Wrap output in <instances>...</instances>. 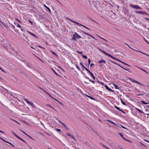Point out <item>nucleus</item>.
<instances>
[{"label": "nucleus", "instance_id": "nucleus-1", "mask_svg": "<svg viewBox=\"0 0 149 149\" xmlns=\"http://www.w3.org/2000/svg\"><path fill=\"white\" fill-rule=\"evenodd\" d=\"M24 100L28 104L30 105L33 107H35V105L33 103L29 101L26 99L24 98Z\"/></svg>", "mask_w": 149, "mask_h": 149}, {"label": "nucleus", "instance_id": "nucleus-2", "mask_svg": "<svg viewBox=\"0 0 149 149\" xmlns=\"http://www.w3.org/2000/svg\"><path fill=\"white\" fill-rule=\"evenodd\" d=\"M85 69L90 73L91 77L93 78L94 79H95V77H94L93 74L89 70H88L86 68H85Z\"/></svg>", "mask_w": 149, "mask_h": 149}, {"label": "nucleus", "instance_id": "nucleus-3", "mask_svg": "<svg viewBox=\"0 0 149 149\" xmlns=\"http://www.w3.org/2000/svg\"><path fill=\"white\" fill-rule=\"evenodd\" d=\"M135 12L137 13H140L143 14H146V15H148L146 12L144 11H135Z\"/></svg>", "mask_w": 149, "mask_h": 149}, {"label": "nucleus", "instance_id": "nucleus-4", "mask_svg": "<svg viewBox=\"0 0 149 149\" xmlns=\"http://www.w3.org/2000/svg\"><path fill=\"white\" fill-rule=\"evenodd\" d=\"M66 19H68L69 20H70V21H71L72 22H73L74 23H75V24H77L78 25H81V24L78 23V22H75V21H74L69 18H68L67 17L66 18Z\"/></svg>", "mask_w": 149, "mask_h": 149}, {"label": "nucleus", "instance_id": "nucleus-5", "mask_svg": "<svg viewBox=\"0 0 149 149\" xmlns=\"http://www.w3.org/2000/svg\"><path fill=\"white\" fill-rule=\"evenodd\" d=\"M104 86L106 88V89L109 91H110L113 92L114 91L111 89L109 88L107 85H104Z\"/></svg>", "mask_w": 149, "mask_h": 149}, {"label": "nucleus", "instance_id": "nucleus-6", "mask_svg": "<svg viewBox=\"0 0 149 149\" xmlns=\"http://www.w3.org/2000/svg\"><path fill=\"white\" fill-rule=\"evenodd\" d=\"M130 6L133 8H136L137 9H138V6L136 5H130Z\"/></svg>", "mask_w": 149, "mask_h": 149}, {"label": "nucleus", "instance_id": "nucleus-7", "mask_svg": "<svg viewBox=\"0 0 149 149\" xmlns=\"http://www.w3.org/2000/svg\"><path fill=\"white\" fill-rule=\"evenodd\" d=\"M106 55L108 56H109L112 58H113V59H115V60H116V58L115 57H113V56H112V55H111L110 54H109L107 53V54H106Z\"/></svg>", "mask_w": 149, "mask_h": 149}, {"label": "nucleus", "instance_id": "nucleus-8", "mask_svg": "<svg viewBox=\"0 0 149 149\" xmlns=\"http://www.w3.org/2000/svg\"><path fill=\"white\" fill-rule=\"evenodd\" d=\"M75 34L76 36V37L77 38V39L81 38V36L80 35H79L77 33H75Z\"/></svg>", "mask_w": 149, "mask_h": 149}, {"label": "nucleus", "instance_id": "nucleus-9", "mask_svg": "<svg viewBox=\"0 0 149 149\" xmlns=\"http://www.w3.org/2000/svg\"><path fill=\"white\" fill-rule=\"evenodd\" d=\"M104 63L105 64L106 63V62L104 60H101L99 61L98 62V63Z\"/></svg>", "mask_w": 149, "mask_h": 149}, {"label": "nucleus", "instance_id": "nucleus-10", "mask_svg": "<svg viewBox=\"0 0 149 149\" xmlns=\"http://www.w3.org/2000/svg\"><path fill=\"white\" fill-rule=\"evenodd\" d=\"M119 134L126 141H129L127 139H126L125 138H124V137H123V135L121 133H120Z\"/></svg>", "mask_w": 149, "mask_h": 149}, {"label": "nucleus", "instance_id": "nucleus-11", "mask_svg": "<svg viewBox=\"0 0 149 149\" xmlns=\"http://www.w3.org/2000/svg\"><path fill=\"white\" fill-rule=\"evenodd\" d=\"M58 122L60 123L65 128L66 127V126L60 120H58Z\"/></svg>", "mask_w": 149, "mask_h": 149}, {"label": "nucleus", "instance_id": "nucleus-12", "mask_svg": "<svg viewBox=\"0 0 149 149\" xmlns=\"http://www.w3.org/2000/svg\"><path fill=\"white\" fill-rule=\"evenodd\" d=\"M76 36L75 35V33L73 35V36L71 39L72 40H76Z\"/></svg>", "mask_w": 149, "mask_h": 149}, {"label": "nucleus", "instance_id": "nucleus-13", "mask_svg": "<svg viewBox=\"0 0 149 149\" xmlns=\"http://www.w3.org/2000/svg\"><path fill=\"white\" fill-rule=\"evenodd\" d=\"M111 123L113 124H114V125H116V126H117V127H118L119 126V124H116L113 122H111Z\"/></svg>", "mask_w": 149, "mask_h": 149}, {"label": "nucleus", "instance_id": "nucleus-14", "mask_svg": "<svg viewBox=\"0 0 149 149\" xmlns=\"http://www.w3.org/2000/svg\"><path fill=\"white\" fill-rule=\"evenodd\" d=\"M47 106L50 107L52 108V109H54L55 111H56L54 108H53L52 106H51L50 104H47L46 105Z\"/></svg>", "mask_w": 149, "mask_h": 149}, {"label": "nucleus", "instance_id": "nucleus-15", "mask_svg": "<svg viewBox=\"0 0 149 149\" xmlns=\"http://www.w3.org/2000/svg\"><path fill=\"white\" fill-rule=\"evenodd\" d=\"M114 107L115 108H116V109H117V110H118L120 111H122V110L121 109H120V108L118 107H117L116 106H115Z\"/></svg>", "mask_w": 149, "mask_h": 149}, {"label": "nucleus", "instance_id": "nucleus-16", "mask_svg": "<svg viewBox=\"0 0 149 149\" xmlns=\"http://www.w3.org/2000/svg\"><path fill=\"white\" fill-rule=\"evenodd\" d=\"M17 138H18L19 139L21 140L22 141H23L24 143H26L24 140H23V139H22L20 137H19L18 136V137Z\"/></svg>", "mask_w": 149, "mask_h": 149}, {"label": "nucleus", "instance_id": "nucleus-17", "mask_svg": "<svg viewBox=\"0 0 149 149\" xmlns=\"http://www.w3.org/2000/svg\"><path fill=\"white\" fill-rule=\"evenodd\" d=\"M45 7L50 12H51V11L50 9L47 6L45 5H44Z\"/></svg>", "mask_w": 149, "mask_h": 149}, {"label": "nucleus", "instance_id": "nucleus-18", "mask_svg": "<svg viewBox=\"0 0 149 149\" xmlns=\"http://www.w3.org/2000/svg\"><path fill=\"white\" fill-rule=\"evenodd\" d=\"M118 65L119 66H120V67H121V68H123V69L126 70H127V71H128L129 72H130V71L127 69H125L122 66H121L119 64H118Z\"/></svg>", "mask_w": 149, "mask_h": 149}, {"label": "nucleus", "instance_id": "nucleus-19", "mask_svg": "<svg viewBox=\"0 0 149 149\" xmlns=\"http://www.w3.org/2000/svg\"><path fill=\"white\" fill-rule=\"evenodd\" d=\"M98 49L99 50L101 51V52H102L103 53H104V54H105L106 55V54H107V53H106L105 52H104V51H103L101 49H100V48H98Z\"/></svg>", "mask_w": 149, "mask_h": 149}, {"label": "nucleus", "instance_id": "nucleus-20", "mask_svg": "<svg viewBox=\"0 0 149 149\" xmlns=\"http://www.w3.org/2000/svg\"><path fill=\"white\" fill-rule=\"evenodd\" d=\"M113 85L115 87V88L117 89H119V88H118L117 85H116V84H113Z\"/></svg>", "mask_w": 149, "mask_h": 149}, {"label": "nucleus", "instance_id": "nucleus-21", "mask_svg": "<svg viewBox=\"0 0 149 149\" xmlns=\"http://www.w3.org/2000/svg\"><path fill=\"white\" fill-rule=\"evenodd\" d=\"M51 52H52V53L54 54V55L55 56H58L57 55V54L55 52H54L52 51V50H51Z\"/></svg>", "mask_w": 149, "mask_h": 149}, {"label": "nucleus", "instance_id": "nucleus-22", "mask_svg": "<svg viewBox=\"0 0 149 149\" xmlns=\"http://www.w3.org/2000/svg\"><path fill=\"white\" fill-rule=\"evenodd\" d=\"M120 126L122 127L123 128H124V129H127H127L125 127H124L123 126H122V125H119V126L118 127H120Z\"/></svg>", "mask_w": 149, "mask_h": 149}, {"label": "nucleus", "instance_id": "nucleus-23", "mask_svg": "<svg viewBox=\"0 0 149 149\" xmlns=\"http://www.w3.org/2000/svg\"><path fill=\"white\" fill-rule=\"evenodd\" d=\"M139 68V69H141V70H142L144 72H146V73H148V72H147L146 70H145L142 69L141 68H139L138 67H137Z\"/></svg>", "mask_w": 149, "mask_h": 149}, {"label": "nucleus", "instance_id": "nucleus-24", "mask_svg": "<svg viewBox=\"0 0 149 149\" xmlns=\"http://www.w3.org/2000/svg\"><path fill=\"white\" fill-rule=\"evenodd\" d=\"M81 25V26H84V27H85V28L87 29H88V30H90V29H89L86 26H85L83 25L82 24H81V25Z\"/></svg>", "mask_w": 149, "mask_h": 149}, {"label": "nucleus", "instance_id": "nucleus-25", "mask_svg": "<svg viewBox=\"0 0 149 149\" xmlns=\"http://www.w3.org/2000/svg\"><path fill=\"white\" fill-rule=\"evenodd\" d=\"M129 47L131 49H132L133 50L135 51H136V52H141V51H138V50H136L134 49H133V48H132L131 47H130V46H129Z\"/></svg>", "mask_w": 149, "mask_h": 149}, {"label": "nucleus", "instance_id": "nucleus-26", "mask_svg": "<svg viewBox=\"0 0 149 149\" xmlns=\"http://www.w3.org/2000/svg\"><path fill=\"white\" fill-rule=\"evenodd\" d=\"M28 32L30 33L31 35H32L33 36H34V37H36V38H37V36L35 35L33 33H31L29 32Z\"/></svg>", "mask_w": 149, "mask_h": 149}, {"label": "nucleus", "instance_id": "nucleus-27", "mask_svg": "<svg viewBox=\"0 0 149 149\" xmlns=\"http://www.w3.org/2000/svg\"><path fill=\"white\" fill-rule=\"evenodd\" d=\"M141 102L143 104H148V103L145 102L144 101H141Z\"/></svg>", "mask_w": 149, "mask_h": 149}, {"label": "nucleus", "instance_id": "nucleus-28", "mask_svg": "<svg viewBox=\"0 0 149 149\" xmlns=\"http://www.w3.org/2000/svg\"><path fill=\"white\" fill-rule=\"evenodd\" d=\"M12 133L16 137H18V136L16 135L14 132H12Z\"/></svg>", "mask_w": 149, "mask_h": 149}, {"label": "nucleus", "instance_id": "nucleus-29", "mask_svg": "<svg viewBox=\"0 0 149 149\" xmlns=\"http://www.w3.org/2000/svg\"><path fill=\"white\" fill-rule=\"evenodd\" d=\"M55 100L56 101H57L59 103L61 104V105L62 106H64L63 104H62L60 102H59V101H58V100H57L56 99H55Z\"/></svg>", "mask_w": 149, "mask_h": 149}, {"label": "nucleus", "instance_id": "nucleus-30", "mask_svg": "<svg viewBox=\"0 0 149 149\" xmlns=\"http://www.w3.org/2000/svg\"><path fill=\"white\" fill-rule=\"evenodd\" d=\"M136 109H137V110H138V111L140 112V113H143V111H141V110L139 109L136 108Z\"/></svg>", "mask_w": 149, "mask_h": 149}, {"label": "nucleus", "instance_id": "nucleus-31", "mask_svg": "<svg viewBox=\"0 0 149 149\" xmlns=\"http://www.w3.org/2000/svg\"><path fill=\"white\" fill-rule=\"evenodd\" d=\"M47 93L50 97H51V98H52L54 99L55 100V99L54 98H53V97H52L51 96V95L49 94V93Z\"/></svg>", "mask_w": 149, "mask_h": 149}, {"label": "nucleus", "instance_id": "nucleus-32", "mask_svg": "<svg viewBox=\"0 0 149 149\" xmlns=\"http://www.w3.org/2000/svg\"><path fill=\"white\" fill-rule=\"evenodd\" d=\"M80 64L82 66V68H84L85 69V68H86L81 63H80Z\"/></svg>", "mask_w": 149, "mask_h": 149}, {"label": "nucleus", "instance_id": "nucleus-33", "mask_svg": "<svg viewBox=\"0 0 149 149\" xmlns=\"http://www.w3.org/2000/svg\"><path fill=\"white\" fill-rule=\"evenodd\" d=\"M121 102L122 103V104L123 105H125L126 104L122 100V99H121Z\"/></svg>", "mask_w": 149, "mask_h": 149}, {"label": "nucleus", "instance_id": "nucleus-34", "mask_svg": "<svg viewBox=\"0 0 149 149\" xmlns=\"http://www.w3.org/2000/svg\"><path fill=\"white\" fill-rule=\"evenodd\" d=\"M82 56L83 58H84L85 59H86L87 58V56H86L85 55H82Z\"/></svg>", "mask_w": 149, "mask_h": 149}, {"label": "nucleus", "instance_id": "nucleus-35", "mask_svg": "<svg viewBox=\"0 0 149 149\" xmlns=\"http://www.w3.org/2000/svg\"><path fill=\"white\" fill-rule=\"evenodd\" d=\"M66 135L68 136H72L70 134L68 133L66 134Z\"/></svg>", "mask_w": 149, "mask_h": 149}, {"label": "nucleus", "instance_id": "nucleus-36", "mask_svg": "<svg viewBox=\"0 0 149 149\" xmlns=\"http://www.w3.org/2000/svg\"><path fill=\"white\" fill-rule=\"evenodd\" d=\"M0 69L4 73H6V71H5L3 69H2L0 67Z\"/></svg>", "mask_w": 149, "mask_h": 149}, {"label": "nucleus", "instance_id": "nucleus-37", "mask_svg": "<svg viewBox=\"0 0 149 149\" xmlns=\"http://www.w3.org/2000/svg\"><path fill=\"white\" fill-rule=\"evenodd\" d=\"M56 131L58 132H59L61 131V130L60 129H57L56 130Z\"/></svg>", "mask_w": 149, "mask_h": 149}, {"label": "nucleus", "instance_id": "nucleus-38", "mask_svg": "<svg viewBox=\"0 0 149 149\" xmlns=\"http://www.w3.org/2000/svg\"><path fill=\"white\" fill-rule=\"evenodd\" d=\"M1 139L4 142H6V143H8V142L7 141H5V140H4L2 138H1V139Z\"/></svg>", "mask_w": 149, "mask_h": 149}, {"label": "nucleus", "instance_id": "nucleus-39", "mask_svg": "<svg viewBox=\"0 0 149 149\" xmlns=\"http://www.w3.org/2000/svg\"><path fill=\"white\" fill-rule=\"evenodd\" d=\"M144 95V93L137 94V95H139V96L142 95Z\"/></svg>", "mask_w": 149, "mask_h": 149}, {"label": "nucleus", "instance_id": "nucleus-40", "mask_svg": "<svg viewBox=\"0 0 149 149\" xmlns=\"http://www.w3.org/2000/svg\"><path fill=\"white\" fill-rule=\"evenodd\" d=\"M21 131L24 134H25L26 135H27V136H28V135H27L25 132H24L22 131V130H21Z\"/></svg>", "mask_w": 149, "mask_h": 149}, {"label": "nucleus", "instance_id": "nucleus-41", "mask_svg": "<svg viewBox=\"0 0 149 149\" xmlns=\"http://www.w3.org/2000/svg\"><path fill=\"white\" fill-rule=\"evenodd\" d=\"M88 62L89 64L91 63V60L90 58H89L88 61Z\"/></svg>", "mask_w": 149, "mask_h": 149}, {"label": "nucleus", "instance_id": "nucleus-42", "mask_svg": "<svg viewBox=\"0 0 149 149\" xmlns=\"http://www.w3.org/2000/svg\"><path fill=\"white\" fill-rule=\"evenodd\" d=\"M84 32V33H85V34H86V35H88V36H90V35H91L89 34H88V33H86V32Z\"/></svg>", "mask_w": 149, "mask_h": 149}, {"label": "nucleus", "instance_id": "nucleus-43", "mask_svg": "<svg viewBox=\"0 0 149 149\" xmlns=\"http://www.w3.org/2000/svg\"><path fill=\"white\" fill-rule=\"evenodd\" d=\"M111 61V62H112V63H114V64H117V65L118 64L117 63H116V62H113V61Z\"/></svg>", "mask_w": 149, "mask_h": 149}, {"label": "nucleus", "instance_id": "nucleus-44", "mask_svg": "<svg viewBox=\"0 0 149 149\" xmlns=\"http://www.w3.org/2000/svg\"><path fill=\"white\" fill-rule=\"evenodd\" d=\"M12 120H13V121H15V122H16V123H18V124H19V123H18V122L16 120H13L12 119H11Z\"/></svg>", "mask_w": 149, "mask_h": 149}, {"label": "nucleus", "instance_id": "nucleus-45", "mask_svg": "<svg viewBox=\"0 0 149 149\" xmlns=\"http://www.w3.org/2000/svg\"><path fill=\"white\" fill-rule=\"evenodd\" d=\"M135 83H137V84H141L139 82H138L137 81H136L135 80Z\"/></svg>", "mask_w": 149, "mask_h": 149}, {"label": "nucleus", "instance_id": "nucleus-46", "mask_svg": "<svg viewBox=\"0 0 149 149\" xmlns=\"http://www.w3.org/2000/svg\"><path fill=\"white\" fill-rule=\"evenodd\" d=\"M90 36H91L93 39H95L96 40H97V39H96L95 38L92 36L91 35H90Z\"/></svg>", "mask_w": 149, "mask_h": 149}, {"label": "nucleus", "instance_id": "nucleus-47", "mask_svg": "<svg viewBox=\"0 0 149 149\" xmlns=\"http://www.w3.org/2000/svg\"><path fill=\"white\" fill-rule=\"evenodd\" d=\"M71 137H72V138L73 139H74V140H76L75 139V138L73 136V135H72L71 136Z\"/></svg>", "mask_w": 149, "mask_h": 149}, {"label": "nucleus", "instance_id": "nucleus-48", "mask_svg": "<svg viewBox=\"0 0 149 149\" xmlns=\"http://www.w3.org/2000/svg\"><path fill=\"white\" fill-rule=\"evenodd\" d=\"M17 26L18 27H20V28H21V26L19 24H17Z\"/></svg>", "mask_w": 149, "mask_h": 149}, {"label": "nucleus", "instance_id": "nucleus-49", "mask_svg": "<svg viewBox=\"0 0 149 149\" xmlns=\"http://www.w3.org/2000/svg\"><path fill=\"white\" fill-rule=\"evenodd\" d=\"M76 65V67L78 69V70H79L80 69H79V68L78 67V66L77 65Z\"/></svg>", "mask_w": 149, "mask_h": 149}, {"label": "nucleus", "instance_id": "nucleus-50", "mask_svg": "<svg viewBox=\"0 0 149 149\" xmlns=\"http://www.w3.org/2000/svg\"><path fill=\"white\" fill-rule=\"evenodd\" d=\"M55 119L56 120H58V121L59 120L56 117H55Z\"/></svg>", "mask_w": 149, "mask_h": 149}, {"label": "nucleus", "instance_id": "nucleus-51", "mask_svg": "<svg viewBox=\"0 0 149 149\" xmlns=\"http://www.w3.org/2000/svg\"><path fill=\"white\" fill-rule=\"evenodd\" d=\"M89 97H90L91 99H93V100L94 99V98H93L92 97H91L89 96Z\"/></svg>", "mask_w": 149, "mask_h": 149}, {"label": "nucleus", "instance_id": "nucleus-52", "mask_svg": "<svg viewBox=\"0 0 149 149\" xmlns=\"http://www.w3.org/2000/svg\"><path fill=\"white\" fill-rule=\"evenodd\" d=\"M132 82H135V80L133 79H132Z\"/></svg>", "mask_w": 149, "mask_h": 149}, {"label": "nucleus", "instance_id": "nucleus-53", "mask_svg": "<svg viewBox=\"0 0 149 149\" xmlns=\"http://www.w3.org/2000/svg\"><path fill=\"white\" fill-rule=\"evenodd\" d=\"M77 52L78 53H79V54L82 53V52H79V51H77Z\"/></svg>", "mask_w": 149, "mask_h": 149}, {"label": "nucleus", "instance_id": "nucleus-54", "mask_svg": "<svg viewBox=\"0 0 149 149\" xmlns=\"http://www.w3.org/2000/svg\"><path fill=\"white\" fill-rule=\"evenodd\" d=\"M24 41H26V43H27L28 42V40H27V41H26L25 39H23Z\"/></svg>", "mask_w": 149, "mask_h": 149}, {"label": "nucleus", "instance_id": "nucleus-55", "mask_svg": "<svg viewBox=\"0 0 149 149\" xmlns=\"http://www.w3.org/2000/svg\"><path fill=\"white\" fill-rule=\"evenodd\" d=\"M105 148H106L107 149H110L109 148H108V147H107L106 146H105L104 147Z\"/></svg>", "mask_w": 149, "mask_h": 149}, {"label": "nucleus", "instance_id": "nucleus-56", "mask_svg": "<svg viewBox=\"0 0 149 149\" xmlns=\"http://www.w3.org/2000/svg\"><path fill=\"white\" fill-rule=\"evenodd\" d=\"M145 19L147 20H149V18H147L145 17Z\"/></svg>", "mask_w": 149, "mask_h": 149}, {"label": "nucleus", "instance_id": "nucleus-57", "mask_svg": "<svg viewBox=\"0 0 149 149\" xmlns=\"http://www.w3.org/2000/svg\"><path fill=\"white\" fill-rule=\"evenodd\" d=\"M116 60H117L120 62H121V61H120V60H119V59H117L116 58Z\"/></svg>", "mask_w": 149, "mask_h": 149}, {"label": "nucleus", "instance_id": "nucleus-58", "mask_svg": "<svg viewBox=\"0 0 149 149\" xmlns=\"http://www.w3.org/2000/svg\"><path fill=\"white\" fill-rule=\"evenodd\" d=\"M124 64L125 65H127V66H130L128 64H127L126 63H124Z\"/></svg>", "mask_w": 149, "mask_h": 149}, {"label": "nucleus", "instance_id": "nucleus-59", "mask_svg": "<svg viewBox=\"0 0 149 149\" xmlns=\"http://www.w3.org/2000/svg\"><path fill=\"white\" fill-rule=\"evenodd\" d=\"M29 22L30 23H31L32 24H33V23L32 22V21H31L30 20H29Z\"/></svg>", "mask_w": 149, "mask_h": 149}, {"label": "nucleus", "instance_id": "nucleus-60", "mask_svg": "<svg viewBox=\"0 0 149 149\" xmlns=\"http://www.w3.org/2000/svg\"><path fill=\"white\" fill-rule=\"evenodd\" d=\"M100 84H102V85H105L103 82H101V83H100Z\"/></svg>", "mask_w": 149, "mask_h": 149}, {"label": "nucleus", "instance_id": "nucleus-61", "mask_svg": "<svg viewBox=\"0 0 149 149\" xmlns=\"http://www.w3.org/2000/svg\"><path fill=\"white\" fill-rule=\"evenodd\" d=\"M94 64L93 63H91L90 65V67H91L92 65H94Z\"/></svg>", "mask_w": 149, "mask_h": 149}, {"label": "nucleus", "instance_id": "nucleus-62", "mask_svg": "<svg viewBox=\"0 0 149 149\" xmlns=\"http://www.w3.org/2000/svg\"><path fill=\"white\" fill-rule=\"evenodd\" d=\"M53 71H54V73L56 74L57 75H58V74L56 73V72H55L54 70H53Z\"/></svg>", "mask_w": 149, "mask_h": 149}, {"label": "nucleus", "instance_id": "nucleus-63", "mask_svg": "<svg viewBox=\"0 0 149 149\" xmlns=\"http://www.w3.org/2000/svg\"><path fill=\"white\" fill-rule=\"evenodd\" d=\"M107 121H108V122H110L111 123V122H112V121H111L109 120H107Z\"/></svg>", "mask_w": 149, "mask_h": 149}, {"label": "nucleus", "instance_id": "nucleus-64", "mask_svg": "<svg viewBox=\"0 0 149 149\" xmlns=\"http://www.w3.org/2000/svg\"><path fill=\"white\" fill-rule=\"evenodd\" d=\"M91 82L93 83H95V81H93V80H92Z\"/></svg>", "mask_w": 149, "mask_h": 149}]
</instances>
